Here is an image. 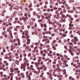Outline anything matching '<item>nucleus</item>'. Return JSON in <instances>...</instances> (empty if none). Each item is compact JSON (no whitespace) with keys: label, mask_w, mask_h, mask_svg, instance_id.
Returning <instances> with one entry per match:
<instances>
[{"label":"nucleus","mask_w":80,"mask_h":80,"mask_svg":"<svg viewBox=\"0 0 80 80\" xmlns=\"http://www.w3.org/2000/svg\"><path fill=\"white\" fill-rule=\"evenodd\" d=\"M49 47H50V46L48 45H47V48H49Z\"/></svg>","instance_id":"69168bd1"},{"label":"nucleus","mask_w":80,"mask_h":80,"mask_svg":"<svg viewBox=\"0 0 80 80\" xmlns=\"http://www.w3.org/2000/svg\"><path fill=\"white\" fill-rule=\"evenodd\" d=\"M65 19H63L62 18L61 19V22H65Z\"/></svg>","instance_id":"9b49d317"},{"label":"nucleus","mask_w":80,"mask_h":80,"mask_svg":"<svg viewBox=\"0 0 80 80\" xmlns=\"http://www.w3.org/2000/svg\"><path fill=\"white\" fill-rule=\"evenodd\" d=\"M15 63H16V64H17V65H19V63L20 62V61H18V60H15Z\"/></svg>","instance_id":"39448f33"},{"label":"nucleus","mask_w":80,"mask_h":80,"mask_svg":"<svg viewBox=\"0 0 80 80\" xmlns=\"http://www.w3.org/2000/svg\"><path fill=\"white\" fill-rule=\"evenodd\" d=\"M16 70V69L15 68H10V72H11V73L13 72V71H15V70Z\"/></svg>","instance_id":"f03ea898"},{"label":"nucleus","mask_w":80,"mask_h":80,"mask_svg":"<svg viewBox=\"0 0 80 80\" xmlns=\"http://www.w3.org/2000/svg\"><path fill=\"white\" fill-rule=\"evenodd\" d=\"M65 2H66V1L64 0V2H62V3L63 5H65Z\"/></svg>","instance_id":"4be33fe9"},{"label":"nucleus","mask_w":80,"mask_h":80,"mask_svg":"<svg viewBox=\"0 0 80 80\" xmlns=\"http://www.w3.org/2000/svg\"><path fill=\"white\" fill-rule=\"evenodd\" d=\"M26 64L27 63H26V62H24L23 64H22L21 65V66L20 67V68L21 69H22L23 71H25V70H26L25 68H26Z\"/></svg>","instance_id":"f257e3e1"},{"label":"nucleus","mask_w":80,"mask_h":80,"mask_svg":"<svg viewBox=\"0 0 80 80\" xmlns=\"http://www.w3.org/2000/svg\"><path fill=\"white\" fill-rule=\"evenodd\" d=\"M66 10L65 9V8H63V13H65L66 12Z\"/></svg>","instance_id":"c85d7f7f"},{"label":"nucleus","mask_w":80,"mask_h":80,"mask_svg":"<svg viewBox=\"0 0 80 80\" xmlns=\"http://www.w3.org/2000/svg\"><path fill=\"white\" fill-rule=\"evenodd\" d=\"M4 37H5V38H7V37H8V35L7 34H5Z\"/></svg>","instance_id":"37998d69"},{"label":"nucleus","mask_w":80,"mask_h":80,"mask_svg":"<svg viewBox=\"0 0 80 80\" xmlns=\"http://www.w3.org/2000/svg\"><path fill=\"white\" fill-rule=\"evenodd\" d=\"M74 5H79V4L78 3H77V2H74V3L73 4Z\"/></svg>","instance_id":"e433bc0d"},{"label":"nucleus","mask_w":80,"mask_h":80,"mask_svg":"<svg viewBox=\"0 0 80 80\" xmlns=\"http://www.w3.org/2000/svg\"><path fill=\"white\" fill-rule=\"evenodd\" d=\"M33 66L32 65H31L30 66V69L31 70H34V68H33Z\"/></svg>","instance_id":"6e6552de"},{"label":"nucleus","mask_w":80,"mask_h":80,"mask_svg":"<svg viewBox=\"0 0 80 80\" xmlns=\"http://www.w3.org/2000/svg\"><path fill=\"white\" fill-rule=\"evenodd\" d=\"M2 52L3 53H5V52H6V50H5V49L3 50Z\"/></svg>","instance_id":"052dcab7"},{"label":"nucleus","mask_w":80,"mask_h":80,"mask_svg":"<svg viewBox=\"0 0 80 80\" xmlns=\"http://www.w3.org/2000/svg\"><path fill=\"white\" fill-rule=\"evenodd\" d=\"M70 37L71 38H73V35H71Z\"/></svg>","instance_id":"338daca9"},{"label":"nucleus","mask_w":80,"mask_h":80,"mask_svg":"<svg viewBox=\"0 0 80 80\" xmlns=\"http://www.w3.org/2000/svg\"><path fill=\"white\" fill-rule=\"evenodd\" d=\"M22 57H23V55L22 54H21L19 56L20 58H22Z\"/></svg>","instance_id":"79ce46f5"},{"label":"nucleus","mask_w":80,"mask_h":80,"mask_svg":"<svg viewBox=\"0 0 80 80\" xmlns=\"http://www.w3.org/2000/svg\"><path fill=\"white\" fill-rule=\"evenodd\" d=\"M33 24V22H31L29 23V25H32Z\"/></svg>","instance_id":"aec40b11"},{"label":"nucleus","mask_w":80,"mask_h":80,"mask_svg":"<svg viewBox=\"0 0 80 80\" xmlns=\"http://www.w3.org/2000/svg\"><path fill=\"white\" fill-rule=\"evenodd\" d=\"M48 34V32H43L42 33V35H44L45 34Z\"/></svg>","instance_id":"cd10ccee"},{"label":"nucleus","mask_w":80,"mask_h":80,"mask_svg":"<svg viewBox=\"0 0 80 80\" xmlns=\"http://www.w3.org/2000/svg\"><path fill=\"white\" fill-rule=\"evenodd\" d=\"M32 7V4H30L28 6V7H29V8Z\"/></svg>","instance_id":"393cba45"},{"label":"nucleus","mask_w":80,"mask_h":80,"mask_svg":"<svg viewBox=\"0 0 80 80\" xmlns=\"http://www.w3.org/2000/svg\"><path fill=\"white\" fill-rule=\"evenodd\" d=\"M25 34V32H23V33H22V38H26V36H24V34Z\"/></svg>","instance_id":"1a4fd4ad"},{"label":"nucleus","mask_w":80,"mask_h":80,"mask_svg":"<svg viewBox=\"0 0 80 80\" xmlns=\"http://www.w3.org/2000/svg\"><path fill=\"white\" fill-rule=\"evenodd\" d=\"M43 25L45 28H47V24L46 23L44 24Z\"/></svg>","instance_id":"5701e85b"},{"label":"nucleus","mask_w":80,"mask_h":80,"mask_svg":"<svg viewBox=\"0 0 80 80\" xmlns=\"http://www.w3.org/2000/svg\"><path fill=\"white\" fill-rule=\"evenodd\" d=\"M57 21H54V22H53L52 23V25H55V23H57Z\"/></svg>","instance_id":"4468645a"},{"label":"nucleus","mask_w":80,"mask_h":80,"mask_svg":"<svg viewBox=\"0 0 80 80\" xmlns=\"http://www.w3.org/2000/svg\"><path fill=\"white\" fill-rule=\"evenodd\" d=\"M24 75V73H21V74H20V76H22V75Z\"/></svg>","instance_id":"c03bdc74"},{"label":"nucleus","mask_w":80,"mask_h":80,"mask_svg":"<svg viewBox=\"0 0 80 80\" xmlns=\"http://www.w3.org/2000/svg\"><path fill=\"white\" fill-rule=\"evenodd\" d=\"M45 65H43L40 68V70H42V69L43 68V67H45Z\"/></svg>","instance_id":"2eb2a0df"},{"label":"nucleus","mask_w":80,"mask_h":80,"mask_svg":"<svg viewBox=\"0 0 80 80\" xmlns=\"http://www.w3.org/2000/svg\"><path fill=\"white\" fill-rule=\"evenodd\" d=\"M9 75L11 76V78H13V75H14V73H11L9 74Z\"/></svg>","instance_id":"0eeeda50"},{"label":"nucleus","mask_w":80,"mask_h":80,"mask_svg":"<svg viewBox=\"0 0 80 80\" xmlns=\"http://www.w3.org/2000/svg\"><path fill=\"white\" fill-rule=\"evenodd\" d=\"M58 27H59L60 28L61 27H62V25H61V24H58Z\"/></svg>","instance_id":"4d7b16f0"},{"label":"nucleus","mask_w":80,"mask_h":80,"mask_svg":"<svg viewBox=\"0 0 80 80\" xmlns=\"http://www.w3.org/2000/svg\"><path fill=\"white\" fill-rule=\"evenodd\" d=\"M1 55H2V57H4L5 56V54L3 52H1Z\"/></svg>","instance_id":"f8f14e48"},{"label":"nucleus","mask_w":80,"mask_h":80,"mask_svg":"<svg viewBox=\"0 0 80 80\" xmlns=\"http://www.w3.org/2000/svg\"><path fill=\"white\" fill-rule=\"evenodd\" d=\"M16 58L17 59H18V58H19V56H17L16 57Z\"/></svg>","instance_id":"e2e57ef3"},{"label":"nucleus","mask_w":80,"mask_h":80,"mask_svg":"<svg viewBox=\"0 0 80 80\" xmlns=\"http://www.w3.org/2000/svg\"><path fill=\"white\" fill-rule=\"evenodd\" d=\"M63 11H61L60 12V14L62 15V14H63Z\"/></svg>","instance_id":"2f4dec72"},{"label":"nucleus","mask_w":80,"mask_h":80,"mask_svg":"<svg viewBox=\"0 0 80 80\" xmlns=\"http://www.w3.org/2000/svg\"><path fill=\"white\" fill-rule=\"evenodd\" d=\"M28 17L29 18H30L31 17V15L30 14V12H28Z\"/></svg>","instance_id":"f3484780"},{"label":"nucleus","mask_w":80,"mask_h":80,"mask_svg":"<svg viewBox=\"0 0 80 80\" xmlns=\"http://www.w3.org/2000/svg\"><path fill=\"white\" fill-rule=\"evenodd\" d=\"M75 41L74 39H72L71 40L72 42H74Z\"/></svg>","instance_id":"a19ab883"},{"label":"nucleus","mask_w":80,"mask_h":80,"mask_svg":"<svg viewBox=\"0 0 80 80\" xmlns=\"http://www.w3.org/2000/svg\"><path fill=\"white\" fill-rule=\"evenodd\" d=\"M21 29L22 30H23V29H24V26H22L21 27Z\"/></svg>","instance_id":"58836bf2"},{"label":"nucleus","mask_w":80,"mask_h":80,"mask_svg":"<svg viewBox=\"0 0 80 80\" xmlns=\"http://www.w3.org/2000/svg\"><path fill=\"white\" fill-rule=\"evenodd\" d=\"M74 39L75 41H76V42H78V39L77 37H74Z\"/></svg>","instance_id":"423d86ee"},{"label":"nucleus","mask_w":80,"mask_h":80,"mask_svg":"<svg viewBox=\"0 0 80 80\" xmlns=\"http://www.w3.org/2000/svg\"><path fill=\"white\" fill-rule=\"evenodd\" d=\"M76 54L77 55H80V53L79 52H77Z\"/></svg>","instance_id":"6e6d98bb"},{"label":"nucleus","mask_w":80,"mask_h":80,"mask_svg":"<svg viewBox=\"0 0 80 80\" xmlns=\"http://www.w3.org/2000/svg\"><path fill=\"white\" fill-rule=\"evenodd\" d=\"M79 20H80V18H79V19H77V20H76V22H78L79 21Z\"/></svg>","instance_id":"774afa93"},{"label":"nucleus","mask_w":80,"mask_h":80,"mask_svg":"<svg viewBox=\"0 0 80 80\" xmlns=\"http://www.w3.org/2000/svg\"><path fill=\"white\" fill-rule=\"evenodd\" d=\"M42 56L43 57H46V54L45 53H43L42 54Z\"/></svg>","instance_id":"bb28decb"},{"label":"nucleus","mask_w":80,"mask_h":80,"mask_svg":"<svg viewBox=\"0 0 80 80\" xmlns=\"http://www.w3.org/2000/svg\"><path fill=\"white\" fill-rule=\"evenodd\" d=\"M41 72H42L41 73V75H44V72H43V71H41Z\"/></svg>","instance_id":"c9c22d12"},{"label":"nucleus","mask_w":80,"mask_h":80,"mask_svg":"<svg viewBox=\"0 0 80 80\" xmlns=\"http://www.w3.org/2000/svg\"><path fill=\"white\" fill-rule=\"evenodd\" d=\"M17 11H15V12H14V15H15V14H17Z\"/></svg>","instance_id":"72a5a7b5"},{"label":"nucleus","mask_w":80,"mask_h":80,"mask_svg":"<svg viewBox=\"0 0 80 80\" xmlns=\"http://www.w3.org/2000/svg\"><path fill=\"white\" fill-rule=\"evenodd\" d=\"M57 19H60V17L59 16H57L56 18Z\"/></svg>","instance_id":"09e8293b"},{"label":"nucleus","mask_w":80,"mask_h":80,"mask_svg":"<svg viewBox=\"0 0 80 80\" xmlns=\"http://www.w3.org/2000/svg\"><path fill=\"white\" fill-rule=\"evenodd\" d=\"M21 77L22 78H25V76L24 75V74L22 76H21Z\"/></svg>","instance_id":"603ef678"},{"label":"nucleus","mask_w":80,"mask_h":80,"mask_svg":"<svg viewBox=\"0 0 80 80\" xmlns=\"http://www.w3.org/2000/svg\"><path fill=\"white\" fill-rule=\"evenodd\" d=\"M28 17H27V16H26L25 18V19L26 20H28Z\"/></svg>","instance_id":"bf43d9fd"},{"label":"nucleus","mask_w":80,"mask_h":80,"mask_svg":"<svg viewBox=\"0 0 80 80\" xmlns=\"http://www.w3.org/2000/svg\"><path fill=\"white\" fill-rule=\"evenodd\" d=\"M37 17H38V18H40V16L39 15H38L37 16Z\"/></svg>","instance_id":"5fc2aeb1"},{"label":"nucleus","mask_w":80,"mask_h":80,"mask_svg":"<svg viewBox=\"0 0 80 80\" xmlns=\"http://www.w3.org/2000/svg\"><path fill=\"white\" fill-rule=\"evenodd\" d=\"M62 62H65L66 64L67 63V60L65 59H64L63 60Z\"/></svg>","instance_id":"a878e982"},{"label":"nucleus","mask_w":80,"mask_h":80,"mask_svg":"<svg viewBox=\"0 0 80 80\" xmlns=\"http://www.w3.org/2000/svg\"><path fill=\"white\" fill-rule=\"evenodd\" d=\"M53 8H54V10H57L58 9V8H57V7L56 6H54L53 7Z\"/></svg>","instance_id":"a211bd4d"},{"label":"nucleus","mask_w":80,"mask_h":80,"mask_svg":"<svg viewBox=\"0 0 80 80\" xmlns=\"http://www.w3.org/2000/svg\"><path fill=\"white\" fill-rule=\"evenodd\" d=\"M53 28H55V27H57V25H53Z\"/></svg>","instance_id":"4c0bfd02"},{"label":"nucleus","mask_w":80,"mask_h":80,"mask_svg":"<svg viewBox=\"0 0 80 80\" xmlns=\"http://www.w3.org/2000/svg\"><path fill=\"white\" fill-rule=\"evenodd\" d=\"M26 44H27V45H29V44H30V42H26Z\"/></svg>","instance_id":"13d9d810"},{"label":"nucleus","mask_w":80,"mask_h":80,"mask_svg":"<svg viewBox=\"0 0 80 80\" xmlns=\"http://www.w3.org/2000/svg\"><path fill=\"white\" fill-rule=\"evenodd\" d=\"M18 14H19V15H20L21 16H22V15H23V13L20 12H18Z\"/></svg>","instance_id":"9d476101"},{"label":"nucleus","mask_w":80,"mask_h":80,"mask_svg":"<svg viewBox=\"0 0 80 80\" xmlns=\"http://www.w3.org/2000/svg\"><path fill=\"white\" fill-rule=\"evenodd\" d=\"M49 79H50V80H52L53 79V77H52V76H50L49 77Z\"/></svg>","instance_id":"ea45409f"},{"label":"nucleus","mask_w":80,"mask_h":80,"mask_svg":"<svg viewBox=\"0 0 80 80\" xmlns=\"http://www.w3.org/2000/svg\"><path fill=\"white\" fill-rule=\"evenodd\" d=\"M69 27H73V24H69Z\"/></svg>","instance_id":"412c9836"},{"label":"nucleus","mask_w":80,"mask_h":80,"mask_svg":"<svg viewBox=\"0 0 80 80\" xmlns=\"http://www.w3.org/2000/svg\"><path fill=\"white\" fill-rule=\"evenodd\" d=\"M47 10H48V12H50L51 9L50 8H49L47 9Z\"/></svg>","instance_id":"0e129e2a"},{"label":"nucleus","mask_w":80,"mask_h":80,"mask_svg":"<svg viewBox=\"0 0 80 80\" xmlns=\"http://www.w3.org/2000/svg\"><path fill=\"white\" fill-rule=\"evenodd\" d=\"M3 24L4 25H5L6 27H8V25H9V24H8V22H4Z\"/></svg>","instance_id":"20e7f679"},{"label":"nucleus","mask_w":80,"mask_h":80,"mask_svg":"<svg viewBox=\"0 0 80 80\" xmlns=\"http://www.w3.org/2000/svg\"><path fill=\"white\" fill-rule=\"evenodd\" d=\"M5 65H4V64H2V67H3V68H5Z\"/></svg>","instance_id":"680f3d73"},{"label":"nucleus","mask_w":80,"mask_h":80,"mask_svg":"<svg viewBox=\"0 0 80 80\" xmlns=\"http://www.w3.org/2000/svg\"><path fill=\"white\" fill-rule=\"evenodd\" d=\"M53 68H56V66L55 65H53Z\"/></svg>","instance_id":"8fccbe9b"},{"label":"nucleus","mask_w":80,"mask_h":80,"mask_svg":"<svg viewBox=\"0 0 80 80\" xmlns=\"http://www.w3.org/2000/svg\"><path fill=\"white\" fill-rule=\"evenodd\" d=\"M39 49H40V50H42V49H43V47H39Z\"/></svg>","instance_id":"7c9ffc66"},{"label":"nucleus","mask_w":80,"mask_h":80,"mask_svg":"<svg viewBox=\"0 0 80 80\" xmlns=\"http://www.w3.org/2000/svg\"><path fill=\"white\" fill-rule=\"evenodd\" d=\"M58 10V11H60V12H61V11H62V8H59Z\"/></svg>","instance_id":"6ab92c4d"},{"label":"nucleus","mask_w":80,"mask_h":80,"mask_svg":"<svg viewBox=\"0 0 80 80\" xmlns=\"http://www.w3.org/2000/svg\"><path fill=\"white\" fill-rule=\"evenodd\" d=\"M19 8L20 9H21V10H22V9H23V7H21V6L19 7Z\"/></svg>","instance_id":"a18cd8bd"},{"label":"nucleus","mask_w":80,"mask_h":80,"mask_svg":"<svg viewBox=\"0 0 80 80\" xmlns=\"http://www.w3.org/2000/svg\"><path fill=\"white\" fill-rule=\"evenodd\" d=\"M56 41H57L56 40H54L53 41V43H52V44H54V43H55V42H56Z\"/></svg>","instance_id":"f704fd0d"},{"label":"nucleus","mask_w":80,"mask_h":80,"mask_svg":"<svg viewBox=\"0 0 80 80\" xmlns=\"http://www.w3.org/2000/svg\"><path fill=\"white\" fill-rule=\"evenodd\" d=\"M3 8V5L2 4H0V8Z\"/></svg>","instance_id":"473e14b6"},{"label":"nucleus","mask_w":80,"mask_h":80,"mask_svg":"<svg viewBox=\"0 0 80 80\" xmlns=\"http://www.w3.org/2000/svg\"><path fill=\"white\" fill-rule=\"evenodd\" d=\"M48 34H49L50 35V34H51V33H52V32H48Z\"/></svg>","instance_id":"864d4df0"},{"label":"nucleus","mask_w":80,"mask_h":80,"mask_svg":"<svg viewBox=\"0 0 80 80\" xmlns=\"http://www.w3.org/2000/svg\"><path fill=\"white\" fill-rule=\"evenodd\" d=\"M47 41V39H45L42 40V42H45Z\"/></svg>","instance_id":"c756f323"},{"label":"nucleus","mask_w":80,"mask_h":80,"mask_svg":"<svg viewBox=\"0 0 80 80\" xmlns=\"http://www.w3.org/2000/svg\"><path fill=\"white\" fill-rule=\"evenodd\" d=\"M40 53H41V54H43V51H40Z\"/></svg>","instance_id":"3c124183"},{"label":"nucleus","mask_w":80,"mask_h":80,"mask_svg":"<svg viewBox=\"0 0 80 80\" xmlns=\"http://www.w3.org/2000/svg\"><path fill=\"white\" fill-rule=\"evenodd\" d=\"M73 10H76V8H75V7H73Z\"/></svg>","instance_id":"49530a36"},{"label":"nucleus","mask_w":80,"mask_h":80,"mask_svg":"<svg viewBox=\"0 0 80 80\" xmlns=\"http://www.w3.org/2000/svg\"><path fill=\"white\" fill-rule=\"evenodd\" d=\"M55 13L56 14H57V13H58V10H56V11H55Z\"/></svg>","instance_id":"de8ad7c7"},{"label":"nucleus","mask_w":80,"mask_h":80,"mask_svg":"<svg viewBox=\"0 0 80 80\" xmlns=\"http://www.w3.org/2000/svg\"><path fill=\"white\" fill-rule=\"evenodd\" d=\"M18 44L19 46L20 45V39H18Z\"/></svg>","instance_id":"ddd939ff"},{"label":"nucleus","mask_w":80,"mask_h":80,"mask_svg":"<svg viewBox=\"0 0 80 80\" xmlns=\"http://www.w3.org/2000/svg\"><path fill=\"white\" fill-rule=\"evenodd\" d=\"M69 2L70 3H73L74 2V0H69Z\"/></svg>","instance_id":"b1692460"},{"label":"nucleus","mask_w":80,"mask_h":80,"mask_svg":"<svg viewBox=\"0 0 80 80\" xmlns=\"http://www.w3.org/2000/svg\"><path fill=\"white\" fill-rule=\"evenodd\" d=\"M25 33H26L25 36H26V37H27V35H28V32L27 31H25Z\"/></svg>","instance_id":"dca6fc26"},{"label":"nucleus","mask_w":80,"mask_h":80,"mask_svg":"<svg viewBox=\"0 0 80 80\" xmlns=\"http://www.w3.org/2000/svg\"><path fill=\"white\" fill-rule=\"evenodd\" d=\"M72 49H73V48H72V47H70V48L68 49V51L70 53H72Z\"/></svg>","instance_id":"7ed1b4c3"}]
</instances>
